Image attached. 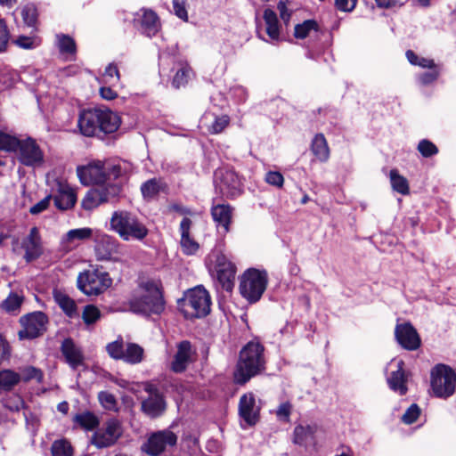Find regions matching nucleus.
<instances>
[{
  "label": "nucleus",
  "mask_w": 456,
  "mask_h": 456,
  "mask_svg": "<svg viewBox=\"0 0 456 456\" xmlns=\"http://www.w3.org/2000/svg\"><path fill=\"white\" fill-rule=\"evenodd\" d=\"M130 310L143 316L160 315L166 308L162 283L151 279L139 283L128 300Z\"/></svg>",
  "instance_id": "obj_1"
},
{
  "label": "nucleus",
  "mask_w": 456,
  "mask_h": 456,
  "mask_svg": "<svg viewBox=\"0 0 456 456\" xmlns=\"http://www.w3.org/2000/svg\"><path fill=\"white\" fill-rule=\"evenodd\" d=\"M120 122L118 115L110 110L86 109L80 111L77 126L83 135L92 137L116 132Z\"/></svg>",
  "instance_id": "obj_2"
},
{
  "label": "nucleus",
  "mask_w": 456,
  "mask_h": 456,
  "mask_svg": "<svg viewBox=\"0 0 456 456\" xmlns=\"http://www.w3.org/2000/svg\"><path fill=\"white\" fill-rule=\"evenodd\" d=\"M264 346L259 342L250 341L240 352L239 361L233 373L234 382L245 385L251 378L265 370Z\"/></svg>",
  "instance_id": "obj_3"
},
{
  "label": "nucleus",
  "mask_w": 456,
  "mask_h": 456,
  "mask_svg": "<svg viewBox=\"0 0 456 456\" xmlns=\"http://www.w3.org/2000/svg\"><path fill=\"white\" fill-rule=\"evenodd\" d=\"M110 226L126 241L142 240L149 233L147 226L138 216L126 210L114 211L110 220Z\"/></svg>",
  "instance_id": "obj_4"
},
{
  "label": "nucleus",
  "mask_w": 456,
  "mask_h": 456,
  "mask_svg": "<svg viewBox=\"0 0 456 456\" xmlns=\"http://www.w3.org/2000/svg\"><path fill=\"white\" fill-rule=\"evenodd\" d=\"M267 281L266 271L250 268L241 276L240 292L249 303H256L266 289Z\"/></svg>",
  "instance_id": "obj_5"
},
{
  "label": "nucleus",
  "mask_w": 456,
  "mask_h": 456,
  "mask_svg": "<svg viewBox=\"0 0 456 456\" xmlns=\"http://www.w3.org/2000/svg\"><path fill=\"white\" fill-rule=\"evenodd\" d=\"M431 388L439 398L452 396L456 388V371L448 365L439 363L431 370Z\"/></svg>",
  "instance_id": "obj_6"
},
{
  "label": "nucleus",
  "mask_w": 456,
  "mask_h": 456,
  "mask_svg": "<svg viewBox=\"0 0 456 456\" xmlns=\"http://www.w3.org/2000/svg\"><path fill=\"white\" fill-rule=\"evenodd\" d=\"M210 296L201 286L190 289L184 298L185 314L191 318H201L210 312Z\"/></svg>",
  "instance_id": "obj_7"
},
{
  "label": "nucleus",
  "mask_w": 456,
  "mask_h": 456,
  "mask_svg": "<svg viewBox=\"0 0 456 456\" xmlns=\"http://www.w3.org/2000/svg\"><path fill=\"white\" fill-rule=\"evenodd\" d=\"M112 281L106 272L86 271L77 277V287L88 296H97L111 286Z\"/></svg>",
  "instance_id": "obj_8"
},
{
  "label": "nucleus",
  "mask_w": 456,
  "mask_h": 456,
  "mask_svg": "<svg viewBox=\"0 0 456 456\" xmlns=\"http://www.w3.org/2000/svg\"><path fill=\"white\" fill-rule=\"evenodd\" d=\"M123 434L120 421L110 419L99 428L92 436L91 444L98 449L108 448L114 445Z\"/></svg>",
  "instance_id": "obj_9"
},
{
  "label": "nucleus",
  "mask_w": 456,
  "mask_h": 456,
  "mask_svg": "<svg viewBox=\"0 0 456 456\" xmlns=\"http://www.w3.org/2000/svg\"><path fill=\"white\" fill-rule=\"evenodd\" d=\"M214 183L216 188L226 198L233 199L242 192L240 178L232 169H217L214 174Z\"/></svg>",
  "instance_id": "obj_10"
},
{
  "label": "nucleus",
  "mask_w": 456,
  "mask_h": 456,
  "mask_svg": "<svg viewBox=\"0 0 456 456\" xmlns=\"http://www.w3.org/2000/svg\"><path fill=\"white\" fill-rule=\"evenodd\" d=\"M176 442V435L169 429H164L150 434L141 449L147 455L159 456L167 448L175 446Z\"/></svg>",
  "instance_id": "obj_11"
},
{
  "label": "nucleus",
  "mask_w": 456,
  "mask_h": 456,
  "mask_svg": "<svg viewBox=\"0 0 456 456\" xmlns=\"http://www.w3.org/2000/svg\"><path fill=\"white\" fill-rule=\"evenodd\" d=\"M22 329L18 332L19 338L33 339L46 330L48 317L43 312H33L20 319Z\"/></svg>",
  "instance_id": "obj_12"
},
{
  "label": "nucleus",
  "mask_w": 456,
  "mask_h": 456,
  "mask_svg": "<svg viewBox=\"0 0 456 456\" xmlns=\"http://www.w3.org/2000/svg\"><path fill=\"white\" fill-rule=\"evenodd\" d=\"M15 153L18 160L26 167H40L45 160L43 151L31 137L20 139Z\"/></svg>",
  "instance_id": "obj_13"
},
{
  "label": "nucleus",
  "mask_w": 456,
  "mask_h": 456,
  "mask_svg": "<svg viewBox=\"0 0 456 456\" xmlns=\"http://www.w3.org/2000/svg\"><path fill=\"white\" fill-rule=\"evenodd\" d=\"M48 184L51 186L50 195L58 209L68 210L75 206L77 195L65 181L56 178L49 182Z\"/></svg>",
  "instance_id": "obj_14"
},
{
  "label": "nucleus",
  "mask_w": 456,
  "mask_h": 456,
  "mask_svg": "<svg viewBox=\"0 0 456 456\" xmlns=\"http://www.w3.org/2000/svg\"><path fill=\"white\" fill-rule=\"evenodd\" d=\"M404 362L401 359H392L387 366L389 371L387 377L388 387L391 390L403 395L407 393L408 375L403 370Z\"/></svg>",
  "instance_id": "obj_15"
},
{
  "label": "nucleus",
  "mask_w": 456,
  "mask_h": 456,
  "mask_svg": "<svg viewBox=\"0 0 456 456\" xmlns=\"http://www.w3.org/2000/svg\"><path fill=\"white\" fill-rule=\"evenodd\" d=\"M79 181L84 185H99L107 182V174L104 165L101 161L89 163L77 168Z\"/></svg>",
  "instance_id": "obj_16"
},
{
  "label": "nucleus",
  "mask_w": 456,
  "mask_h": 456,
  "mask_svg": "<svg viewBox=\"0 0 456 456\" xmlns=\"http://www.w3.org/2000/svg\"><path fill=\"white\" fill-rule=\"evenodd\" d=\"M395 337L397 343L409 351L417 350L421 340L416 329L410 322L398 323L395 329Z\"/></svg>",
  "instance_id": "obj_17"
},
{
  "label": "nucleus",
  "mask_w": 456,
  "mask_h": 456,
  "mask_svg": "<svg viewBox=\"0 0 456 456\" xmlns=\"http://www.w3.org/2000/svg\"><path fill=\"white\" fill-rule=\"evenodd\" d=\"M216 269L217 280L223 289L231 291L234 286L236 266L224 255L220 254L216 256Z\"/></svg>",
  "instance_id": "obj_18"
},
{
  "label": "nucleus",
  "mask_w": 456,
  "mask_h": 456,
  "mask_svg": "<svg viewBox=\"0 0 456 456\" xmlns=\"http://www.w3.org/2000/svg\"><path fill=\"white\" fill-rule=\"evenodd\" d=\"M134 27L148 37H154L159 30L160 23L157 14L151 10H141L134 18Z\"/></svg>",
  "instance_id": "obj_19"
},
{
  "label": "nucleus",
  "mask_w": 456,
  "mask_h": 456,
  "mask_svg": "<svg viewBox=\"0 0 456 456\" xmlns=\"http://www.w3.org/2000/svg\"><path fill=\"white\" fill-rule=\"evenodd\" d=\"M196 350L188 340H183L176 346V352L171 362L170 369L175 373L183 372L193 361Z\"/></svg>",
  "instance_id": "obj_20"
},
{
  "label": "nucleus",
  "mask_w": 456,
  "mask_h": 456,
  "mask_svg": "<svg viewBox=\"0 0 456 456\" xmlns=\"http://www.w3.org/2000/svg\"><path fill=\"white\" fill-rule=\"evenodd\" d=\"M21 248L25 250L24 259L27 263L33 262L43 254L41 236L37 227H32L28 235L23 239Z\"/></svg>",
  "instance_id": "obj_21"
},
{
  "label": "nucleus",
  "mask_w": 456,
  "mask_h": 456,
  "mask_svg": "<svg viewBox=\"0 0 456 456\" xmlns=\"http://www.w3.org/2000/svg\"><path fill=\"white\" fill-rule=\"evenodd\" d=\"M239 415L248 426H254L257 422L258 410L256 408V399L252 393H247L240 396Z\"/></svg>",
  "instance_id": "obj_22"
},
{
  "label": "nucleus",
  "mask_w": 456,
  "mask_h": 456,
  "mask_svg": "<svg viewBox=\"0 0 456 456\" xmlns=\"http://www.w3.org/2000/svg\"><path fill=\"white\" fill-rule=\"evenodd\" d=\"M146 391L150 393V396L142 401V409L151 418L160 416L165 409L166 403L162 395L156 388L149 387Z\"/></svg>",
  "instance_id": "obj_23"
},
{
  "label": "nucleus",
  "mask_w": 456,
  "mask_h": 456,
  "mask_svg": "<svg viewBox=\"0 0 456 456\" xmlns=\"http://www.w3.org/2000/svg\"><path fill=\"white\" fill-rule=\"evenodd\" d=\"M93 234V230L88 227L69 230L61 240V249L68 253L76 248L79 241L89 239Z\"/></svg>",
  "instance_id": "obj_24"
},
{
  "label": "nucleus",
  "mask_w": 456,
  "mask_h": 456,
  "mask_svg": "<svg viewBox=\"0 0 456 456\" xmlns=\"http://www.w3.org/2000/svg\"><path fill=\"white\" fill-rule=\"evenodd\" d=\"M118 241L108 234H101L97 236L95 251L98 259L108 260L111 256L118 252Z\"/></svg>",
  "instance_id": "obj_25"
},
{
  "label": "nucleus",
  "mask_w": 456,
  "mask_h": 456,
  "mask_svg": "<svg viewBox=\"0 0 456 456\" xmlns=\"http://www.w3.org/2000/svg\"><path fill=\"white\" fill-rule=\"evenodd\" d=\"M61 351L66 362L73 370L77 369L78 366L83 364L84 356L82 351L71 338H65L62 341Z\"/></svg>",
  "instance_id": "obj_26"
},
{
  "label": "nucleus",
  "mask_w": 456,
  "mask_h": 456,
  "mask_svg": "<svg viewBox=\"0 0 456 456\" xmlns=\"http://www.w3.org/2000/svg\"><path fill=\"white\" fill-rule=\"evenodd\" d=\"M192 222L188 217H183L179 225L181 233V247L186 255H193L199 249V244L191 237Z\"/></svg>",
  "instance_id": "obj_27"
},
{
  "label": "nucleus",
  "mask_w": 456,
  "mask_h": 456,
  "mask_svg": "<svg viewBox=\"0 0 456 456\" xmlns=\"http://www.w3.org/2000/svg\"><path fill=\"white\" fill-rule=\"evenodd\" d=\"M213 220L218 226H222L228 232L232 220V208L228 204H217L211 208Z\"/></svg>",
  "instance_id": "obj_28"
},
{
  "label": "nucleus",
  "mask_w": 456,
  "mask_h": 456,
  "mask_svg": "<svg viewBox=\"0 0 456 456\" xmlns=\"http://www.w3.org/2000/svg\"><path fill=\"white\" fill-rule=\"evenodd\" d=\"M311 151L320 162H327L330 159V148L323 134H317L312 140Z\"/></svg>",
  "instance_id": "obj_29"
},
{
  "label": "nucleus",
  "mask_w": 456,
  "mask_h": 456,
  "mask_svg": "<svg viewBox=\"0 0 456 456\" xmlns=\"http://www.w3.org/2000/svg\"><path fill=\"white\" fill-rule=\"evenodd\" d=\"M96 189L101 193V198H102V201L105 203L116 200L119 196L122 184L121 182L107 181L104 183L99 184Z\"/></svg>",
  "instance_id": "obj_30"
},
{
  "label": "nucleus",
  "mask_w": 456,
  "mask_h": 456,
  "mask_svg": "<svg viewBox=\"0 0 456 456\" xmlns=\"http://www.w3.org/2000/svg\"><path fill=\"white\" fill-rule=\"evenodd\" d=\"M165 183L160 178H151L141 185V192L144 200H151L157 197L163 191Z\"/></svg>",
  "instance_id": "obj_31"
},
{
  "label": "nucleus",
  "mask_w": 456,
  "mask_h": 456,
  "mask_svg": "<svg viewBox=\"0 0 456 456\" xmlns=\"http://www.w3.org/2000/svg\"><path fill=\"white\" fill-rule=\"evenodd\" d=\"M175 69L176 71L172 80V86L178 89L187 85L193 74V71L186 62L177 63Z\"/></svg>",
  "instance_id": "obj_32"
},
{
  "label": "nucleus",
  "mask_w": 456,
  "mask_h": 456,
  "mask_svg": "<svg viewBox=\"0 0 456 456\" xmlns=\"http://www.w3.org/2000/svg\"><path fill=\"white\" fill-rule=\"evenodd\" d=\"M264 20L266 25V33L273 40H278L280 37V28L277 14L272 9H265L264 12Z\"/></svg>",
  "instance_id": "obj_33"
},
{
  "label": "nucleus",
  "mask_w": 456,
  "mask_h": 456,
  "mask_svg": "<svg viewBox=\"0 0 456 456\" xmlns=\"http://www.w3.org/2000/svg\"><path fill=\"white\" fill-rule=\"evenodd\" d=\"M144 350L135 343H127L122 360L130 364L140 363L143 360Z\"/></svg>",
  "instance_id": "obj_34"
},
{
  "label": "nucleus",
  "mask_w": 456,
  "mask_h": 456,
  "mask_svg": "<svg viewBox=\"0 0 456 456\" xmlns=\"http://www.w3.org/2000/svg\"><path fill=\"white\" fill-rule=\"evenodd\" d=\"M56 45L61 54L74 56L77 53V45L75 40L69 35L57 34Z\"/></svg>",
  "instance_id": "obj_35"
},
{
  "label": "nucleus",
  "mask_w": 456,
  "mask_h": 456,
  "mask_svg": "<svg viewBox=\"0 0 456 456\" xmlns=\"http://www.w3.org/2000/svg\"><path fill=\"white\" fill-rule=\"evenodd\" d=\"M54 299L67 316L72 318L77 314V305L68 295L62 292H56Z\"/></svg>",
  "instance_id": "obj_36"
},
{
  "label": "nucleus",
  "mask_w": 456,
  "mask_h": 456,
  "mask_svg": "<svg viewBox=\"0 0 456 456\" xmlns=\"http://www.w3.org/2000/svg\"><path fill=\"white\" fill-rule=\"evenodd\" d=\"M389 179L392 189L402 194L407 195L410 192L409 183L407 179L401 175L397 169H391L389 172Z\"/></svg>",
  "instance_id": "obj_37"
},
{
  "label": "nucleus",
  "mask_w": 456,
  "mask_h": 456,
  "mask_svg": "<svg viewBox=\"0 0 456 456\" xmlns=\"http://www.w3.org/2000/svg\"><path fill=\"white\" fill-rule=\"evenodd\" d=\"M75 423L86 430H93L99 426V419L91 411L76 414L73 418Z\"/></svg>",
  "instance_id": "obj_38"
},
{
  "label": "nucleus",
  "mask_w": 456,
  "mask_h": 456,
  "mask_svg": "<svg viewBox=\"0 0 456 456\" xmlns=\"http://www.w3.org/2000/svg\"><path fill=\"white\" fill-rule=\"evenodd\" d=\"M20 379V375L13 370H4L0 371V391H10Z\"/></svg>",
  "instance_id": "obj_39"
},
{
  "label": "nucleus",
  "mask_w": 456,
  "mask_h": 456,
  "mask_svg": "<svg viewBox=\"0 0 456 456\" xmlns=\"http://www.w3.org/2000/svg\"><path fill=\"white\" fill-rule=\"evenodd\" d=\"M314 428L311 426L298 425L294 429V443L305 445L314 439Z\"/></svg>",
  "instance_id": "obj_40"
},
{
  "label": "nucleus",
  "mask_w": 456,
  "mask_h": 456,
  "mask_svg": "<svg viewBox=\"0 0 456 456\" xmlns=\"http://www.w3.org/2000/svg\"><path fill=\"white\" fill-rule=\"evenodd\" d=\"M102 203L104 202L102 201V198H101V193L94 188L87 191L82 200L81 206L86 210H92Z\"/></svg>",
  "instance_id": "obj_41"
},
{
  "label": "nucleus",
  "mask_w": 456,
  "mask_h": 456,
  "mask_svg": "<svg viewBox=\"0 0 456 456\" xmlns=\"http://www.w3.org/2000/svg\"><path fill=\"white\" fill-rule=\"evenodd\" d=\"M52 456H73V448L67 439L55 440L51 446Z\"/></svg>",
  "instance_id": "obj_42"
},
{
  "label": "nucleus",
  "mask_w": 456,
  "mask_h": 456,
  "mask_svg": "<svg viewBox=\"0 0 456 456\" xmlns=\"http://www.w3.org/2000/svg\"><path fill=\"white\" fill-rule=\"evenodd\" d=\"M20 140L14 135L0 131V151L15 153Z\"/></svg>",
  "instance_id": "obj_43"
},
{
  "label": "nucleus",
  "mask_w": 456,
  "mask_h": 456,
  "mask_svg": "<svg viewBox=\"0 0 456 456\" xmlns=\"http://www.w3.org/2000/svg\"><path fill=\"white\" fill-rule=\"evenodd\" d=\"M20 15L25 25L34 27L37 20V11L33 4L24 5L20 10Z\"/></svg>",
  "instance_id": "obj_44"
},
{
  "label": "nucleus",
  "mask_w": 456,
  "mask_h": 456,
  "mask_svg": "<svg viewBox=\"0 0 456 456\" xmlns=\"http://www.w3.org/2000/svg\"><path fill=\"white\" fill-rule=\"evenodd\" d=\"M317 27L318 25L315 20H305L303 23L297 24L295 27L294 36L297 38H305L310 34L311 31H317Z\"/></svg>",
  "instance_id": "obj_45"
},
{
  "label": "nucleus",
  "mask_w": 456,
  "mask_h": 456,
  "mask_svg": "<svg viewBox=\"0 0 456 456\" xmlns=\"http://www.w3.org/2000/svg\"><path fill=\"white\" fill-rule=\"evenodd\" d=\"M107 174V181L119 180L121 182L127 178L126 168L121 164L112 165L105 169Z\"/></svg>",
  "instance_id": "obj_46"
},
{
  "label": "nucleus",
  "mask_w": 456,
  "mask_h": 456,
  "mask_svg": "<svg viewBox=\"0 0 456 456\" xmlns=\"http://www.w3.org/2000/svg\"><path fill=\"white\" fill-rule=\"evenodd\" d=\"M13 44L21 49L31 50L40 45V40L37 37L19 36Z\"/></svg>",
  "instance_id": "obj_47"
},
{
  "label": "nucleus",
  "mask_w": 456,
  "mask_h": 456,
  "mask_svg": "<svg viewBox=\"0 0 456 456\" xmlns=\"http://www.w3.org/2000/svg\"><path fill=\"white\" fill-rule=\"evenodd\" d=\"M101 317L100 310L93 305H88L84 307L82 319L86 325H91L95 323Z\"/></svg>",
  "instance_id": "obj_48"
},
{
  "label": "nucleus",
  "mask_w": 456,
  "mask_h": 456,
  "mask_svg": "<svg viewBox=\"0 0 456 456\" xmlns=\"http://www.w3.org/2000/svg\"><path fill=\"white\" fill-rule=\"evenodd\" d=\"M98 399L102 406L109 411H116L118 402L114 395L107 391H101L98 394Z\"/></svg>",
  "instance_id": "obj_49"
},
{
  "label": "nucleus",
  "mask_w": 456,
  "mask_h": 456,
  "mask_svg": "<svg viewBox=\"0 0 456 456\" xmlns=\"http://www.w3.org/2000/svg\"><path fill=\"white\" fill-rule=\"evenodd\" d=\"M214 120L211 125L208 126V131L211 134H219L224 131V129L230 123V118L227 115L222 116H215L213 115Z\"/></svg>",
  "instance_id": "obj_50"
},
{
  "label": "nucleus",
  "mask_w": 456,
  "mask_h": 456,
  "mask_svg": "<svg viewBox=\"0 0 456 456\" xmlns=\"http://www.w3.org/2000/svg\"><path fill=\"white\" fill-rule=\"evenodd\" d=\"M418 151L424 158H430L437 154V147L429 140L423 139L418 144Z\"/></svg>",
  "instance_id": "obj_51"
},
{
  "label": "nucleus",
  "mask_w": 456,
  "mask_h": 456,
  "mask_svg": "<svg viewBox=\"0 0 456 456\" xmlns=\"http://www.w3.org/2000/svg\"><path fill=\"white\" fill-rule=\"evenodd\" d=\"M124 346L122 340H116L109 343L106 346V350L110 356L116 360H122L124 354Z\"/></svg>",
  "instance_id": "obj_52"
},
{
  "label": "nucleus",
  "mask_w": 456,
  "mask_h": 456,
  "mask_svg": "<svg viewBox=\"0 0 456 456\" xmlns=\"http://www.w3.org/2000/svg\"><path fill=\"white\" fill-rule=\"evenodd\" d=\"M22 303V297L17 294H10L9 297L3 302V308L11 313L18 310Z\"/></svg>",
  "instance_id": "obj_53"
},
{
  "label": "nucleus",
  "mask_w": 456,
  "mask_h": 456,
  "mask_svg": "<svg viewBox=\"0 0 456 456\" xmlns=\"http://www.w3.org/2000/svg\"><path fill=\"white\" fill-rule=\"evenodd\" d=\"M420 414V408L418 404L412 403L402 416V421L405 424L414 423Z\"/></svg>",
  "instance_id": "obj_54"
},
{
  "label": "nucleus",
  "mask_w": 456,
  "mask_h": 456,
  "mask_svg": "<svg viewBox=\"0 0 456 456\" xmlns=\"http://www.w3.org/2000/svg\"><path fill=\"white\" fill-rule=\"evenodd\" d=\"M291 411L292 404L289 402H284L278 406L275 413L280 420L289 422Z\"/></svg>",
  "instance_id": "obj_55"
},
{
  "label": "nucleus",
  "mask_w": 456,
  "mask_h": 456,
  "mask_svg": "<svg viewBox=\"0 0 456 456\" xmlns=\"http://www.w3.org/2000/svg\"><path fill=\"white\" fill-rule=\"evenodd\" d=\"M265 182L277 188H281L284 183V177L278 171H269L265 174Z\"/></svg>",
  "instance_id": "obj_56"
},
{
  "label": "nucleus",
  "mask_w": 456,
  "mask_h": 456,
  "mask_svg": "<svg viewBox=\"0 0 456 456\" xmlns=\"http://www.w3.org/2000/svg\"><path fill=\"white\" fill-rule=\"evenodd\" d=\"M173 9L175 14L180 18L181 20L186 21L188 20V12L186 10V1L185 0H173Z\"/></svg>",
  "instance_id": "obj_57"
},
{
  "label": "nucleus",
  "mask_w": 456,
  "mask_h": 456,
  "mask_svg": "<svg viewBox=\"0 0 456 456\" xmlns=\"http://www.w3.org/2000/svg\"><path fill=\"white\" fill-rule=\"evenodd\" d=\"M42 379V371L35 367L29 366L22 370V379L24 381H28L31 379H37V381H41Z\"/></svg>",
  "instance_id": "obj_58"
},
{
  "label": "nucleus",
  "mask_w": 456,
  "mask_h": 456,
  "mask_svg": "<svg viewBox=\"0 0 456 456\" xmlns=\"http://www.w3.org/2000/svg\"><path fill=\"white\" fill-rule=\"evenodd\" d=\"M52 199V195L48 194L45 196L43 200H41L39 202L32 206L29 209V213L31 215H38L48 208L50 205V201Z\"/></svg>",
  "instance_id": "obj_59"
},
{
  "label": "nucleus",
  "mask_w": 456,
  "mask_h": 456,
  "mask_svg": "<svg viewBox=\"0 0 456 456\" xmlns=\"http://www.w3.org/2000/svg\"><path fill=\"white\" fill-rule=\"evenodd\" d=\"M429 69V71H426L419 76L418 79L421 85H429L437 79L439 73L436 68Z\"/></svg>",
  "instance_id": "obj_60"
},
{
  "label": "nucleus",
  "mask_w": 456,
  "mask_h": 456,
  "mask_svg": "<svg viewBox=\"0 0 456 456\" xmlns=\"http://www.w3.org/2000/svg\"><path fill=\"white\" fill-rule=\"evenodd\" d=\"M103 77L107 82L118 81L119 72L118 67L113 63L109 64L105 69Z\"/></svg>",
  "instance_id": "obj_61"
},
{
  "label": "nucleus",
  "mask_w": 456,
  "mask_h": 456,
  "mask_svg": "<svg viewBox=\"0 0 456 456\" xmlns=\"http://www.w3.org/2000/svg\"><path fill=\"white\" fill-rule=\"evenodd\" d=\"M11 355V346L7 340L0 334V363L8 360Z\"/></svg>",
  "instance_id": "obj_62"
},
{
  "label": "nucleus",
  "mask_w": 456,
  "mask_h": 456,
  "mask_svg": "<svg viewBox=\"0 0 456 456\" xmlns=\"http://www.w3.org/2000/svg\"><path fill=\"white\" fill-rule=\"evenodd\" d=\"M287 0H280L277 5V9L280 12L281 19L287 25L289 21L291 12L287 8Z\"/></svg>",
  "instance_id": "obj_63"
},
{
  "label": "nucleus",
  "mask_w": 456,
  "mask_h": 456,
  "mask_svg": "<svg viewBox=\"0 0 456 456\" xmlns=\"http://www.w3.org/2000/svg\"><path fill=\"white\" fill-rule=\"evenodd\" d=\"M357 0H335L336 6L343 12H351L356 4Z\"/></svg>",
  "instance_id": "obj_64"
}]
</instances>
